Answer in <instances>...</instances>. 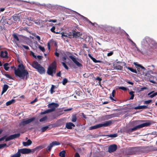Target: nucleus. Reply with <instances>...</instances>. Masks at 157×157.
Returning <instances> with one entry per match:
<instances>
[{
    "label": "nucleus",
    "instance_id": "f257e3e1",
    "mask_svg": "<svg viewBox=\"0 0 157 157\" xmlns=\"http://www.w3.org/2000/svg\"><path fill=\"white\" fill-rule=\"evenodd\" d=\"M11 68H14V74L16 76L22 79H24L26 77L27 79L29 76V74L27 71L25 69L23 65L20 64L18 66V68L16 69L14 66L11 67Z\"/></svg>",
    "mask_w": 157,
    "mask_h": 157
},
{
    "label": "nucleus",
    "instance_id": "f03ea898",
    "mask_svg": "<svg viewBox=\"0 0 157 157\" xmlns=\"http://www.w3.org/2000/svg\"><path fill=\"white\" fill-rule=\"evenodd\" d=\"M56 63L54 61L48 67L47 71L48 74L53 76V74L55 73L56 72Z\"/></svg>",
    "mask_w": 157,
    "mask_h": 157
},
{
    "label": "nucleus",
    "instance_id": "7ed1b4c3",
    "mask_svg": "<svg viewBox=\"0 0 157 157\" xmlns=\"http://www.w3.org/2000/svg\"><path fill=\"white\" fill-rule=\"evenodd\" d=\"M31 65L34 68L36 69L40 74H42L45 73L44 68L37 61H33Z\"/></svg>",
    "mask_w": 157,
    "mask_h": 157
},
{
    "label": "nucleus",
    "instance_id": "20e7f679",
    "mask_svg": "<svg viewBox=\"0 0 157 157\" xmlns=\"http://www.w3.org/2000/svg\"><path fill=\"white\" fill-rule=\"evenodd\" d=\"M151 124V123L149 122H146L144 123L139 124L133 128L130 129L127 131V132L129 133L135 131L136 130L145 127H147L149 126Z\"/></svg>",
    "mask_w": 157,
    "mask_h": 157
},
{
    "label": "nucleus",
    "instance_id": "39448f33",
    "mask_svg": "<svg viewBox=\"0 0 157 157\" xmlns=\"http://www.w3.org/2000/svg\"><path fill=\"white\" fill-rule=\"evenodd\" d=\"M112 123V122L110 121H105L103 124H99L95 125L94 126H92L89 128L90 130H92L95 129L102 127H106L109 126Z\"/></svg>",
    "mask_w": 157,
    "mask_h": 157
},
{
    "label": "nucleus",
    "instance_id": "423d86ee",
    "mask_svg": "<svg viewBox=\"0 0 157 157\" xmlns=\"http://www.w3.org/2000/svg\"><path fill=\"white\" fill-rule=\"evenodd\" d=\"M60 143L56 141H54L52 142L46 148V150L47 151H50L52 148L55 146L59 145Z\"/></svg>",
    "mask_w": 157,
    "mask_h": 157
},
{
    "label": "nucleus",
    "instance_id": "0eeeda50",
    "mask_svg": "<svg viewBox=\"0 0 157 157\" xmlns=\"http://www.w3.org/2000/svg\"><path fill=\"white\" fill-rule=\"evenodd\" d=\"M35 118L34 117H33L32 118L26 120H23L21 122L20 125H22L23 126H25L26 124L32 122L35 120Z\"/></svg>",
    "mask_w": 157,
    "mask_h": 157
},
{
    "label": "nucleus",
    "instance_id": "6e6552de",
    "mask_svg": "<svg viewBox=\"0 0 157 157\" xmlns=\"http://www.w3.org/2000/svg\"><path fill=\"white\" fill-rule=\"evenodd\" d=\"M117 146L115 144L111 145L108 147V151L110 153L113 152L117 150Z\"/></svg>",
    "mask_w": 157,
    "mask_h": 157
},
{
    "label": "nucleus",
    "instance_id": "1a4fd4ad",
    "mask_svg": "<svg viewBox=\"0 0 157 157\" xmlns=\"http://www.w3.org/2000/svg\"><path fill=\"white\" fill-rule=\"evenodd\" d=\"M20 134L19 133L12 135L6 138L5 139V141H7L14 139L18 138L20 137Z\"/></svg>",
    "mask_w": 157,
    "mask_h": 157
},
{
    "label": "nucleus",
    "instance_id": "9d476101",
    "mask_svg": "<svg viewBox=\"0 0 157 157\" xmlns=\"http://www.w3.org/2000/svg\"><path fill=\"white\" fill-rule=\"evenodd\" d=\"M18 150L20 154H28L31 152V149L27 148L19 149Z\"/></svg>",
    "mask_w": 157,
    "mask_h": 157
},
{
    "label": "nucleus",
    "instance_id": "9b49d317",
    "mask_svg": "<svg viewBox=\"0 0 157 157\" xmlns=\"http://www.w3.org/2000/svg\"><path fill=\"white\" fill-rule=\"evenodd\" d=\"M69 57L78 67H82V65L77 60L76 58L74 56H69Z\"/></svg>",
    "mask_w": 157,
    "mask_h": 157
},
{
    "label": "nucleus",
    "instance_id": "f8f14e48",
    "mask_svg": "<svg viewBox=\"0 0 157 157\" xmlns=\"http://www.w3.org/2000/svg\"><path fill=\"white\" fill-rule=\"evenodd\" d=\"M74 38H77L82 35V34L79 32H76L75 30H73L71 34Z\"/></svg>",
    "mask_w": 157,
    "mask_h": 157
},
{
    "label": "nucleus",
    "instance_id": "ddd939ff",
    "mask_svg": "<svg viewBox=\"0 0 157 157\" xmlns=\"http://www.w3.org/2000/svg\"><path fill=\"white\" fill-rule=\"evenodd\" d=\"M59 106V104L57 103H49L48 105V108H51V109H54V111H55V108Z\"/></svg>",
    "mask_w": 157,
    "mask_h": 157
},
{
    "label": "nucleus",
    "instance_id": "4468645a",
    "mask_svg": "<svg viewBox=\"0 0 157 157\" xmlns=\"http://www.w3.org/2000/svg\"><path fill=\"white\" fill-rule=\"evenodd\" d=\"M0 56L3 58H8V56L7 52L6 51H5L4 52L3 51H1L0 53Z\"/></svg>",
    "mask_w": 157,
    "mask_h": 157
},
{
    "label": "nucleus",
    "instance_id": "2eb2a0df",
    "mask_svg": "<svg viewBox=\"0 0 157 157\" xmlns=\"http://www.w3.org/2000/svg\"><path fill=\"white\" fill-rule=\"evenodd\" d=\"M136 152V150L134 147H132L129 150V155L135 154Z\"/></svg>",
    "mask_w": 157,
    "mask_h": 157
},
{
    "label": "nucleus",
    "instance_id": "dca6fc26",
    "mask_svg": "<svg viewBox=\"0 0 157 157\" xmlns=\"http://www.w3.org/2000/svg\"><path fill=\"white\" fill-rule=\"evenodd\" d=\"M75 125L71 122L67 123L66 124V127L68 129H71L72 127H75Z\"/></svg>",
    "mask_w": 157,
    "mask_h": 157
},
{
    "label": "nucleus",
    "instance_id": "f3484780",
    "mask_svg": "<svg viewBox=\"0 0 157 157\" xmlns=\"http://www.w3.org/2000/svg\"><path fill=\"white\" fill-rule=\"evenodd\" d=\"M134 64L136 66L137 70L138 71H140V68H141L144 70L145 69V68L141 66V65L137 64V63L134 62Z\"/></svg>",
    "mask_w": 157,
    "mask_h": 157
},
{
    "label": "nucleus",
    "instance_id": "a211bd4d",
    "mask_svg": "<svg viewBox=\"0 0 157 157\" xmlns=\"http://www.w3.org/2000/svg\"><path fill=\"white\" fill-rule=\"evenodd\" d=\"M12 17L13 19L15 21H19L20 20L19 14H14Z\"/></svg>",
    "mask_w": 157,
    "mask_h": 157
},
{
    "label": "nucleus",
    "instance_id": "6ab92c4d",
    "mask_svg": "<svg viewBox=\"0 0 157 157\" xmlns=\"http://www.w3.org/2000/svg\"><path fill=\"white\" fill-rule=\"evenodd\" d=\"M32 143V141L29 139L27 142H23L22 143L23 145L24 146H27L30 145Z\"/></svg>",
    "mask_w": 157,
    "mask_h": 157
},
{
    "label": "nucleus",
    "instance_id": "aec40b11",
    "mask_svg": "<svg viewBox=\"0 0 157 157\" xmlns=\"http://www.w3.org/2000/svg\"><path fill=\"white\" fill-rule=\"evenodd\" d=\"M148 108V107L147 105H141V106H137L134 107V109H146Z\"/></svg>",
    "mask_w": 157,
    "mask_h": 157
},
{
    "label": "nucleus",
    "instance_id": "412c9836",
    "mask_svg": "<svg viewBox=\"0 0 157 157\" xmlns=\"http://www.w3.org/2000/svg\"><path fill=\"white\" fill-rule=\"evenodd\" d=\"M154 92V91H152L148 94L147 95L149 96V97L150 98H153L154 97L157 95V92L151 94L152 93H153Z\"/></svg>",
    "mask_w": 157,
    "mask_h": 157
},
{
    "label": "nucleus",
    "instance_id": "4be33fe9",
    "mask_svg": "<svg viewBox=\"0 0 157 157\" xmlns=\"http://www.w3.org/2000/svg\"><path fill=\"white\" fill-rule=\"evenodd\" d=\"M9 86L8 85L6 84H4L2 88V94H4L5 92L7 91L8 89L9 88Z\"/></svg>",
    "mask_w": 157,
    "mask_h": 157
},
{
    "label": "nucleus",
    "instance_id": "5701e85b",
    "mask_svg": "<svg viewBox=\"0 0 157 157\" xmlns=\"http://www.w3.org/2000/svg\"><path fill=\"white\" fill-rule=\"evenodd\" d=\"M4 21L6 23L9 25L12 24L13 22L11 19L9 18H5L4 20Z\"/></svg>",
    "mask_w": 157,
    "mask_h": 157
},
{
    "label": "nucleus",
    "instance_id": "b1692460",
    "mask_svg": "<svg viewBox=\"0 0 157 157\" xmlns=\"http://www.w3.org/2000/svg\"><path fill=\"white\" fill-rule=\"evenodd\" d=\"M114 67V68L118 70H122L123 69V67L121 66L120 65H116L115 66V64L113 65Z\"/></svg>",
    "mask_w": 157,
    "mask_h": 157
},
{
    "label": "nucleus",
    "instance_id": "393cba45",
    "mask_svg": "<svg viewBox=\"0 0 157 157\" xmlns=\"http://www.w3.org/2000/svg\"><path fill=\"white\" fill-rule=\"evenodd\" d=\"M124 67H126V68H127L132 72H134L136 74L137 73V71L136 69H133L132 68L130 67H127L126 66H125Z\"/></svg>",
    "mask_w": 157,
    "mask_h": 157
},
{
    "label": "nucleus",
    "instance_id": "a878e982",
    "mask_svg": "<svg viewBox=\"0 0 157 157\" xmlns=\"http://www.w3.org/2000/svg\"><path fill=\"white\" fill-rule=\"evenodd\" d=\"M21 156V154L19 153V151H18L17 153L11 155L10 157H20Z\"/></svg>",
    "mask_w": 157,
    "mask_h": 157
},
{
    "label": "nucleus",
    "instance_id": "bb28decb",
    "mask_svg": "<svg viewBox=\"0 0 157 157\" xmlns=\"http://www.w3.org/2000/svg\"><path fill=\"white\" fill-rule=\"evenodd\" d=\"M135 92L132 91H131L129 92V94L131 96L130 98H129V99H133L135 96L134 94V93Z\"/></svg>",
    "mask_w": 157,
    "mask_h": 157
},
{
    "label": "nucleus",
    "instance_id": "cd10ccee",
    "mask_svg": "<svg viewBox=\"0 0 157 157\" xmlns=\"http://www.w3.org/2000/svg\"><path fill=\"white\" fill-rule=\"evenodd\" d=\"M8 65H9V64L8 63H6L3 64L4 69L6 71H8L9 68V67H8Z\"/></svg>",
    "mask_w": 157,
    "mask_h": 157
},
{
    "label": "nucleus",
    "instance_id": "c85d7f7f",
    "mask_svg": "<svg viewBox=\"0 0 157 157\" xmlns=\"http://www.w3.org/2000/svg\"><path fill=\"white\" fill-rule=\"evenodd\" d=\"M15 101V100L13 99H12L11 100L7 102L6 103V105L7 106H8L12 104Z\"/></svg>",
    "mask_w": 157,
    "mask_h": 157
},
{
    "label": "nucleus",
    "instance_id": "c756f323",
    "mask_svg": "<svg viewBox=\"0 0 157 157\" xmlns=\"http://www.w3.org/2000/svg\"><path fill=\"white\" fill-rule=\"evenodd\" d=\"M65 152H66L65 150H63L60 151L59 153V156L61 157H65Z\"/></svg>",
    "mask_w": 157,
    "mask_h": 157
},
{
    "label": "nucleus",
    "instance_id": "7c9ffc66",
    "mask_svg": "<svg viewBox=\"0 0 157 157\" xmlns=\"http://www.w3.org/2000/svg\"><path fill=\"white\" fill-rule=\"evenodd\" d=\"M19 16L20 17V19H24L25 18L26 16L25 15V14L24 13H19Z\"/></svg>",
    "mask_w": 157,
    "mask_h": 157
},
{
    "label": "nucleus",
    "instance_id": "2f4dec72",
    "mask_svg": "<svg viewBox=\"0 0 157 157\" xmlns=\"http://www.w3.org/2000/svg\"><path fill=\"white\" fill-rule=\"evenodd\" d=\"M45 147V146L44 145H42L39 146H38L36 147L35 148V149L36 150H40Z\"/></svg>",
    "mask_w": 157,
    "mask_h": 157
},
{
    "label": "nucleus",
    "instance_id": "473e14b6",
    "mask_svg": "<svg viewBox=\"0 0 157 157\" xmlns=\"http://www.w3.org/2000/svg\"><path fill=\"white\" fill-rule=\"evenodd\" d=\"M12 36L13 37L14 40H16L18 41H19V39L16 34H13L12 35Z\"/></svg>",
    "mask_w": 157,
    "mask_h": 157
},
{
    "label": "nucleus",
    "instance_id": "72a5a7b5",
    "mask_svg": "<svg viewBox=\"0 0 157 157\" xmlns=\"http://www.w3.org/2000/svg\"><path fill=\"white\" fill-rule=\"evenodd\" d=\"M89 57L95 63L98 62L97 60L94 58L90 54H88V55Z\"/></svg>",
    "mask_w": 157,
    "mask_h": 157
},
{
    "label": "nucleus",
    "instance_id": "f704fd0d",
    "mask_svg": "<svg viewBox=\"0 0 157 157\" xmlns=\"http://www.w3.org/2000/svg\"><path fill=\"white\" fill-rule=\"evenodd\" d=\"M107 136L111 138H114L117 136V133H115L113 134H110L107 135Z\"/></svg>",
    "mask_w": 157,
    "mask_h": 157
},
{
    "label": "nucleus",
    "instance_id": "c9c22d12",
    "mask_svg": "<svg viewBox=\"0 0 157 157\" xmlns=\"http://www.w3.org/2000/svg\"><path fill=\"white\" fill-rule=\"evenodd\" d=\"M47 117L46 116H45L43 117L40 119L39 120V121L40 122H42L46 120L47 119Z\"/></svg>",
    "mask_w": 157,
    "mask_h": 157
},
{
    "label": "nucleus",
    "instance_id": "e433bc0d",
    "mask_svg": "<svg viewBox=\"0 0 157 157\" xmlns=\"http://www.w3.org/2000/svg\"><path fill=\"white\" fill-rule=\"evenodd\" d=\"M55 86L54 85H52V87L50 89V93L51 94H52L54 93L55 91L54 90V89L55 88Z\"/></svg>",
    "mask_w": 157,
    "mask_h": 157
},
{
    "label": "nucleus",
    "instance_id": "4c0bfd02",
    "mask_svg": "<svg viewBox=\"0 0 157 157\" xmlns=\"http://www.w3.org/2000/svg\"><path fill=\"white\" fill-rule=\"evenodd\" d=\"M77 120V117L76 115H74L72 116L71 121L73 122H75Z\"/></svg>",
    "mask_w": 157,
    "mask_h": 157
},
{
    "label": "nucleus",
    "instance_id": "58836bf2",
    "mask_svg": "<svg viewBox=\"0 0 157 157\" xmlns=\"http://www.w3.org/2000/svg\"><path fill=\"white\" fill-rule=\"evenodd\" d=\"M48 126H46L42 128H41L42 132H43L45 131L48 128Z\"/></svg>",
    "mask_w": 157,
    "mask_h": 157
},
{
    "label": "nucleus",
    "instance_id": "ea45409f",
    "mask_svg": "<svg viewBox=\"0 0 157 157\" xmlns=\"http://www.w3.org/2000/svg\"><path fill=\"white\" fill-rule=\"evenodd\" d=\"M68 82L67 79L66 78H64L62 81V83L63 85H65Z\"/></svg>",
    "mask_w": 157,
    "mask_h": 157
},
{
    "label": "nucleus",
    "instance_id": "a19ab883",
    "mask_svg": "<svg viewBox=\"0 0 157 157\" xmlns=\"http://www.w3.org/2000/svg\"><path fill=\"white\" fill-rule=\"evenodd\" d=\"M40 20H35L34 21V23L36 25H40Z\"/></svg>",
    "mask_w": 157,
    "mask_h": 157
},
{
    "label": "nucleus",
    "instance_id": "79ce46f5",
    "mask_svg": "<svg viewBox=\"0 0 157 157\" xmlns=\"http://www.w3.org/2000/svg\"><path fill=\"white\" fill-rule=\"evenodd\" d=\"M62 63L64 67L67 70H68L69 69V68L68 66L66 65L65 63L63 62Z\"/></svg>",
    "mask_w": 157,
    "mask_h": 157
},
{
    "label": "nucleus",
    "instance_id": "37998d69",
    "mask_svg": "<svg viewBox=\"0 0 157 157\" xmlns=\"http://www.w3.org/2000/svg\"><path fill=\"white\" fill-rule=\"evenodd\" d=\"M4 75L7 78L11 79H13V78L9 74H5Z\"/></svg>",
    "mask_w": 157,
    "mask_h": 157
},
{
    "label": "nucleus",
    "instance_id": "c03bdc74",
    "mask_svg": "<svg viewBox=\"0 0 157 157\" xmlns=\"http://www.w3.org/2000/svg\"><path fill=\"white\" fill-rule=\"evenodd\" d=\"M46 113H50V112H53V111H54V109H48L47 110H46Z\"/></svg>",
    "mask_w": 157,
    "mask_h": 157
},
{
    "label": "nucleus",
    "instance_id": "a18cd8bd",
    "mask_svg": "<svg viewBox=\"0 0 157 157\" xmlns=\"http://www.w3.org/2000/svg\"><path fill=\"white\" fill-rule=\"evenodd\" d=\"M5 146H6V147H8V146L6 145V144H0V149L2 148Z\"/></svg>",
    "mask_w": 157,
    "mask_h": 157
},
{
    "label": "nucleus",
    "instance_id": "49530a36",
    "mask_svg": "<svg viewBox=\"0 0 157 157\" xmlns=\"http://www.w3.org/2000/svg\"><path fill=\"white\" fill-rule=\"evenodd\" d=\"M45 22H47L48 21L49 22H52L53 23H55L57 21V20H45Z\"/></svg>",
    "mask_w": 157,
    "mask_h": 157
},
{
    "label": "nucleus",
    "instance_id": "de8ad7c7",
    "mask_svg": "<svg viewBox=\"0 0 157 157\" xmlns=\"http://www.w3.org/2000/svg\"><path fill=\"white\" fill-rule=\"evenodd\" d=\"M151 101H152L151 100H148L145 101H144V104H148L151 103Z\"/></svg>",
    "mask_w": 157,
    "mask_h": 157
},
{
    "label": "nucleus",
    "instance_id": "09e8293b",
    "mask_svg": "<svg viewBox=\"0 0 157 157\" xmlns=\"http://www.w3.org/2000/svg\"><path fill=\"white\" fill-rule=\"evenodd\" d=\"M118 88L124 91H126L127 90V88L126 87L124 86L120 87Z\"/></svg>",
    "mask_w": 157,
    "mask_h": 157
},
{
    "label": "nucleus",
    "instance_id": "8fccbe9b",
    "mask_svg": "<svg viewBox=\"0 0 157 157\" xmlns=\"http://www.w3.org/2000/svg\"><path fill=\"white\" fill-rule=\"evenodd\" d=\"M39 48L40 49V50L42 52H44L45 51V49L44 47H42L40 45L39 47Z\"/></svg>",
    "mask_w": 157,
    "mask_h": 157
},
{
    "label": "nucleus",
    "instance_id": "3c124183",
    "mask_svg": "<svg viewBox=\"0 0 157 157\" xmlns=\"http://www.w3.org/2000/svg\"><path fill=\"white\" fill-rule=\"evenodd\" d=\"M56 28L55 26H53L51 29L50 30L53 33H56L55 31V29Z\"/></svg>",
    "mask_w": 157,
    "mask_h": 157
},
{
    "label": "nucleus",
    "instance_id": "603ef678",
    "mask_svg": "<svg viewBox=\"0 0 157 157\" xmlns=\"http://www.w3.org/2000/svg\"><path fill=\"white\" fill-rule=\"evenodd\" d=\"M128 40L132 42V44H133V45H134L136 48H137L136 44L131 39H128Z\"/></svg>",
    "mask_w": 157,
    "mask_h": 157
},
{
    "label": "nucleus",
    "instance_id": "864d4df0",
    "mask_svg": "<svg viewBox=\"0 0 157 157\" xmlns=\"http://www.w3.org/2000/svg\"><path fill=\"white\" fill-rule=\"evenodd\" d=\"M31 55H32L33 57L35 58L36 59V56L34 54V53L32 51L31 52Z\"/></svg>",
    "mask_w": 157,
    "mask_h": 157
},
{
    "label": "nucleus",
    "instance_id": "5fc2aeb1",
    "mask_svg": "<svg viewBox=\"0 0 157 157\" xmlns=\"http://www.w3.org/2000/svg\"><path fill=\"white\" fill-rule=\"evenodd\" d=\"M22 46L25 48V49L29 50V47L28 46L24 45H22Z\"/></svg>",
    "mask_w": 157,
    "mask_h": 157
},
{
    "label": "nucleus",
    "instance_id": "6e6d98bb",
    "mask_svg": "<svg viewBox=\"0 0 157 157\" xmlns=\"http://www.w3.org/2000/svg\"><path fill=\"white\" fill-rule=\"evenodd\" d=\"M95 79L96 80H98L99 81L98 82H101L102 80L101 78H100L99 77H97L96 78H95Z\"/></svg>",
    "mask_w": 157,
    "mask_h": 157
},
{
    "label": "nucleus",
    "instance_id": "4d7b16f0",
    "mask_svg": "<svg viewBox=\"0 0 157 157\" xmlns=\"http://www.w3.org/2000/svg\"><path fill=\"white\" fill-rule=\"evenodd\" d=\"M113 53V51H111L107 53V55L108 56H112Z\"/></svg>",
    "mask_w": 157,
    "mask_h": 157
},
{
    "label": "nucleus",
    "instance_id": "13d9d810",
    "mask_svg": "<svg viewBox=\"0 0 157 157\" xmlns=\"http://www.w3.org/2000/svg\"><path fill=\"white\" fill-rule=\"evenodd\" d=\"M147 89V88L146 87L144 86L143 87L141 88H140V90H139L140 91H141L144 90H146Z\"/></svg>",
    "mask_w": 157,
    "mask_h": 157
},
{
    "label": "nucleus",
    "instance_id": "bf43d9fd",
    "mask_svg": "<svg viewBox=\"0 0 157 157\" xmlns=\"http://www.w3.org/2000/svg\"><path fill=\"white\" fill-rule=\"evenodd\" d=\"M6 136H4L0 138V142L3 141L5 139H6Z\"/></svg>",
    "mask_w": 157,
    "mask_h": 157
},
{
    "label": "nucleus",
    "instance_id": "052dcab7",
    "mask_svg": "<svg viewBox=\"0 0 157 157\" xmlns=\"http://www.w3.org/2000/svg\"><path fill=\"white\" fill-rule=\"evenodd\" d=\"M34 36L37 38L38 41H40V38L39 36L38 35H36V36Z\"/></svg>",
    "mask_w": 157,
    "mask_h": 157
},
{
    "label": "nucleus",
    "instance_id": "680f3d73",
    "mask_svg": "<svg viewBox=\"0 0 157 157\" xmlns=\"http://www.w3.org/2000/svg\"><path fill=\"white\" fill-rule=\"evenodd\" d=\"M37 58L39 60H41L42 59L43 56H42L38 55V56H37L36 58Z\"/></svg>",
    "mask_w": 157,
    "mask_h": 157
},
{
    "label": "nucleus",
    "instance_id": "e2e57ef3",
    "mask_svg": "<svg viewBox=\"0 0 157 157\" xmlns=\"http://www.w3.org/2000/svg\"><path fill=\"white\" fill-rule=\"evenodd\" d=\"M61 75V71H59L58 73H57L56 75L57 77H60Z\"/></svg>",
    "mask_w": 157,
    "mask_h": 157
},
{
    "label": "nucleus",
    "instance_id": "0e129e2a",
    "mask_svg": "<svg viewBox=\"0 0 157 157\" xmlns=\"http://www.w3.org/2000/svg\"><path fill=\"white\" fill-rule=\"evenodd\" d=\"M115 93H116V91H115V90H113V91L112 92V96L113 97H114V95H115Z\"/></svg>",
    "mask_w": 157,
    "mask_h": 157
},
{
    "label": "nucleus",
    "instance_id": "69168bd1",
    "mask_svg": "<svg viewBox=\"0 0 157 157\" xmlns=\"http://www.w3.org/2000/svg\"><path fill=\"white\" fill-rule=\"evenodd\" d=\"M81 16L82 17V18L84 19H85L86 21H88L89 20L87 18L84 17V16H83L82 15H81Z\"/></svg>",
    "mask_w": 157,
    "mask_h": 157
},
{
    "label": "nucleus",
    "instance_id": "338daca9",
    "mask_svg": "<svg viewBox=\"0 0 157 157\" xmlns=\"http://www.w3.org/2000/svg\"><path fill=\"white\" fill-rule=\"evenodd\" d=\"M37 101V98H35V99H34V100H33V101H31V102H30V103H31V104H33V103H34V102H36Z\"/></svg>",
    "mask_w": 157,
    "mask_h": 157
},
{
    "label": "nucleus",
    "instance_id": "774afa93",
    "mask_svg": "<svg viewBox=\"0 0 157 157\" xmlns=\"http://www.w3.org/2000/svg\"><path fill=\"white\" fill-rule=\"evenodd\" d=\"M75 157H80V156L78 152H76L75 153Z\"/></svg>",
    "mask_w": 157,
    "mask_h": 157
}]
</instances>
